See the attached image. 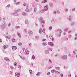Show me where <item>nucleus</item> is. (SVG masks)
Wrapping results in <instances>:
<instances>
[{
	"label": "nucleus",
	"mask_w": 77,
	"mask_h": 77,
	"mask_svg": "<svg viewBox=\"0 0 77 77\" xmlns=\"http://www.w3.org/2000/svg\"><path fill=\"white\" fill-rule=\"evenodd\" d=\"M56 32H59V34H58L57 35V36L58 37H60V36H61V33H62V31L61 30V29H58L57 30H56Z\"/></svg>",
	"instance_id": "1"
},
{
	"label": "nucleus",
	"mask_w": 77,
	"mask_h": 77,
	"mask_svg": "<svg viewBox=\"0 0 77 77\" xmlns=\"http://www.w3.org/2000/svg\"><path fill=\"white\" fill-rule=\"evenodd\" d=\"M43 19L42 17H40L39 18V20L40 21L41 23H42V24H44L45 23V20H43Z\"/></svg>",
	"instance_id": "2"
},
{
	"label": "nucleus",
	"mask_w": 77,
	"mask_h": 77,
	"mask_svg": "<svg viewBox=\"0 0 77 77\" xmlns=\"http://www.w3.org/2000/svg\"><path fill=\"white\" fill-rule=\"evenodd\" d=\"M68 20L69 21H71V20H72V17L71 15H69V17L68 18Z\"/></svg>",
	"instance_id": "3"
},
{
	"label": "nucleus",
	"mask_w": 77,
	"mask_h": 77,
	"mask_svg": "<svg viewBox=\"0 0 77 77\" xmlns=\"http://www.w3.org/2000/svg\"><path fill=\"white\" fill-rule=\"evenodd\" d=\"M44 12H45V9H43L41 11H40L39 12V13L40 14H42L43 13H44Z\"/></svg>",
	"instance_id": "4"
},
{
	"label": "nucleus",
	"mask_w": 77,
	"mask_h": 77,
	"mask_svg": "<svg viewBox=\"0 0 77 77\" xmlns=\"http://www.w3.org/2000/svg\"><path fill=\"white\" fill-rule=\"evenodd\" d=\"M62 59L64 60H66L67 59V56H64L62 57Z\"/></svg>",
	"instance_id": "5"
},
{
	"label": "nucleus",
	"mask_w": 77,
	"mask_h": 77,
	"mask_svg": "<svg viewBox=\"0 0 77 77\" xmlns=\"http://www.w3.org/2000/svg\"><path fill=\"white\" fill-rule=\"evenodd\" d=\"M1 28L2 29H4V28H5V27H6V25L5 24H3L2 25H1Z\"/></svg>",
	"instance_id": "6"
},
{
	"label": "nucleus",
	"mask_w": 77,
	"mask_h": 77,
	"mask_svg": "<svg viewBox=\"0 0 77 77\" xmlns=\"http://www.w3.org/2000/svg\"><path fill=\"white\" fill-rule=\"evenodd\" d=\"M48 45H51V46H53V45H54V44H53V43L52 42H48Z\"/></svg>",
	"instance_id": "7"
},
{
	"label": "nucleus",
	"mask_w": 77,
	"mask_h": 77,
	"mask_svg": "<svg viewBox=\"0 0 77 77\" xmlns=\"http://www.w3.org/2000/svg\"><path fill=\"white\" fill-rule=\"evenodd\" d=\"M49 6L51 8L53 7V3L52 2H50L49 3Z\"/></svg>",
	"instance_id": "8"
},
{
	"label": "nucleus",
	"mask_w": 77,
	"mask_h": 77,
	"mask_svg": "<svg viewBox=\"0 0 77 77\" xmlns=\"http://www.w3.org/2000/svg\"><path fill=\"white\" fill-rule=\"evenodd\" d=\"M28 33L29 36H32V34H33V32L32 31H29Z\"/></svg>",
	"instance_id": "9"
},
{
	"label": "nucleus",
	"mask_w": 77,
	"mask_h": 77,
	"mask_svg": "<svg viewBox=\"0 0 77 77\" xmlns=\"http://www.w3.org/2000/svg\"><path fill=\"white\" fill-rule=\"evenodd\" d=\"M55 21H56V19H53L51 20V23L52 24H54Z\"/></svg>",
	"instance_id": "10"
},
{
	"label": "nucleus",
	"mask_w": 77,
	"mask_h": 77,
	"mask_svg": "<svg viewBox=\"0 0 77 77\" xmlns=\"http://www.w3.org/2000/svg\"><path fill=\"white\" fill-rule=\"evenodd\" d=\"M8 47H9V45H5L3 46V48H4V49H6V48H7Z\"/></svg>",
	"instance_id": "11"
},
{
	"label": "nucleus",
	"mask_w": 77,
	"mask_h": 77,
	"mask_svg": "<svg viewBox=\"0 0 77 77\" xmlns=\"http://www.w3.org/2000/svg\"><path fill=\"white\" fill-rule=\"evenodd\" d=\"M75 22H73L70 24V26H74V25H75Z\"/></svg>",
	"instance_id": "12"
},
{
	"label": "nucleus",
	"mask_w": 77,
	"mask_h": 77,
	"mask_svg": "<svg viewBox=\"0 0 77 77\" xmlns=\"http://www.w3.org/2000/svg\"><path fill=\"white\" fill-rule=\"evenodd\" d=\"M12 48L14 50H17V47L15 46H13L12 47Z\"/></svg>",
	"instance_id": "13"
},
{
	"label": "nucleus",
	"mask_w": 77,
	"mask_h": 77,
	"mask_svg": "<svg viewBox=\"0 0 77 77\" xmlns=\"http://www.w3.org/2000/svg\"><path fill=\"white\" fill-rule=\"evenodd\" d=\"M13 14L15 16H19V14L17 12H14L13 13Z\"/></svg>",
	"instance_id": "14"
},
{
	"label": "nucleus",
	"mask_w": 77,
	"mask_h": 77,
	"mask_svg": "<svg viewBox=\"0 0 77 77\" xmlns=\"http://www.w3.org/2000/svg\"><path fill=\"white\" fill-rule=\"evenodd\" d=\"M49 53H50V51L48 50H47L45 51V54H48Z\"/></svg>",
	"instance_id": "15"
},
{
	"label": "nucleus",
	"mask_w": 77,
	"mask_h": 77,
	"mask_svg": "<svg viewBox=\"0 0 77 77\" xmlns=\"http://www.w3.org/2000/svg\"><path fill=\"white\" fill-rule=\"evenodd\" d=\"M44 8H45V11H47V10H48V5H47L46 6H45L44 7Z\"/></svg>",
	"instance_id": "16"
},
{
	"label": "nucleus",
	"mask_w": 77,
	"mask_h": 77,
	"mask_svg": "<svg viewBox=\"0 0 77 77\" xmlns=\"http://www.w3.org/2000/svg\"><path fill=\"white\" fill-rule=\"evenodd\" d=\"M47 2V0H44L43 1H42L41 2L42 4H43V3H46V2Z\"/></svg>",
	"instance_id": "17"
},
{
	"label": "nucleus",
	"mask_w": 77,
	"mask_h": 77,
	"mask_svg": "<svg viewBox=\"0 0 77 77\" xmlns=\"http://www.w3.org/2000/svg\"><path fill=\"white\" fill-rule=\"evenodd\" d=\"M39 33L40 34L42 33V28H40L39 30Z\"/></svg>",
	"instance_id": "18"
},
{
	"label": "nucleus",
	"mask_w": 77,
	"mask_h": 77,
	"mask_svg": "<svg viewBox=\"0 0 77 77\" xmlns=\"http://www.w3.org/2000/svg\"><path fill=\"white\" fill-rule=\"evenodd\" d=\"M47 44H48V43L47 42L43 43H42L43 45H44V46H45L46 45H47Z\"/></svg>",
	"instance_id": "19"
},
{
	"label": "nucleus",
	"mask_w": 77,
	"mask_h": 77,
	"mask_svg": "<svg viewBox=\"0 0 77 77\" xmlns=\"http://www.w3.org/2000/svg\"><path fill=\"white\" fill-rule=\"evenodd\" d=\"M22 15H23V16H26V13L25 12H23L22 13Z\"/></svg>",
	"instance_id": "20"
},
{
	"label": "nucleus",
	"mask_w": 77,
	"mask_h": 77,
	"mask_svg": "<svg viewBox=\"0 0 77 77\" xmlns=\"http://www.w3.org/2000/svg\"><path fill=\"white\" fill-rule=\"evenodd\" d=\"M65 12L66 13L67 12H68V9L67 8H65Z\"/></svg>",
	"instance_id": "21"
},
{
	"label": "nucleus",
	"mask_w": 77,
	"mask_h": 77,
	"mask_svg": "<svg viewBox=\"0 0 77 77\" xmlns=\"http://www.w3.org/2000/svg\"><path fill=\"white\" fill-rule=\"evenodd\" d=\"M17 34L19 38H21V35H20V33H19L18 32H17Z\"/></svg>",
	"instance_id": "22"
},
{
	"label": "nucleus",
	"mask_w": 77,
	"mask_h": 77,
	"mask_svg": "<svg viewBox=\"0 0 77 77\" xmlns=\"http://www.w3.org/2000/svg\"><path fill=\"white\" fill-rule=\"evenodd\" d=\"M32 59L33 60H35V56L34 55H32Z\"/></svg>",
	"instance_id": "23"
},
{
	"label": "nucleus",
	"mask_w": 77,
	"mask_h": 77,
	"mask_svg": "<svg viewBox=\"0 0 77 77\" xmlns=\"http://www.w3.org/2000/svg\"><path fill=\"white\" fill-rule=\"evenodd\" d=\"M55 71H56V70L55 69L51 70V72H52V73H54Z\"/></svg>",
	"instance_id": "24"
},
{
	"label": "nucleus",
	"mask_w": 77,
	"mask_h": 77,
	"mask_svg": "<svg viewBox=\"0 0 77 77\" xmlns=\"http://www.w3.org/2000/svg\"><path fill=\"white\" fill-rule=\"evenodd\" d=\"M75 36H76L75 38V40H77V34H75Z\"/></svg>",
	"instance_id": "25"
},
{
	"label": "nucleus",
	"mask_w": 77,
	"mask_h": 77,
	"mask_svg": "<svg viewBox=\"0 0 77 77\" xmlns=\"http://www.w3.org/2000/svg\"><path fill=\"white\" fill-rule=\"evenodd\" d=\"M37 11V8L35 7L34 8V12H36V11Z\"/></svg>",
	"instance_id": "26"
},
{
	"label": "nucleus",
	"mask_w": 77,
	"mask_h": 77,
	"mask_svg": "<svg viewBox=\"0 0 77 77\" xmlns=\"http://www.w3.org/2000/svg\"><path fill=\"white\" fill-rule=\"evenodd\" d=\"M68 29L67 28L64 29V32H67V31H68Z\"/></svg>",
	"instance_id": "27"
},
{
	"label": "nucleus",
	"mask_w": 77,
	"mask_h": 77,
	"mask_svg": "<svg viewBox=\"0 0 77 77\" xmlns=\"http://www.w3.org/2000/svg\"><path fill=\"white\" fill-rule=\"evenodd\" d=\"M28 51V49H26L25 50V53L26 54V52Z\"/></svg>",
	"instance_id": "28"
},
{
	"label": "nucleus",
	"mask_w": 77,
	"mask_h": 77,
	"mask_svg": "<svg viewBox=\"0 0 77 77\" xmlns=\"http://www.w3.org/2000/svg\"><path fill=\"white\" fill-rule=\"evenodd\" d=\"M24 31L26 33H27V29H24Z\"/></svg>",
	"instance_id": "29"
},
{
	"label": "nucleus",
	"mask_w": 77,
	"mask_h": 77,
	"mask_svg": "<svg viewBox=\"0 0 77 77\" xmlns=\"http://www.w3.org/2000/svg\"><path fill=\"white\" fill-rule=\"evenodd\" d=\"M15 29H18V28H20V26H17L15 27Z\"/></svg>",
	"instance_id": "30"
},
{
	"label": "nucleus",
	"mask_w": 77,
	"mask_h": 77,
	"mask_svg": "<svg viewBox=\"0 0 77 77\" xmlns=\"http://www.w3.org/2000/svg\"><path fill=\"white\" fill-rule=\"evenodd\" d=\"M23 5L24 6H26V8H27V7H28V6H27V5H26V3H24Z\"/></svg>",
	"instance_id": "31"
},
{
	"label": "nucleus",
	"mask_w": 77,
	"mask_h": 77,
	"mask_svg": "<svg viewBox=\"0 0 77 77\" xmlns=\"http://www.w3.org/2000/svg\"><path fill=\"white\" fill-rule=\"evenodd\" d=\"M52 29V27L50 26L49 28V30H51V29Z\"/></svg>",
	"instance_id": "32"
},
{
	"label": "nucleus",
	"mask_w": 77,
	"mask_h": 77,
	"mask_svg": "<svg viewBox=\"0 0 77 77\" xmlns=\"http://www.w3.org/2000/svg\"><path fill=\"white\" fill-rule=\"evenodd\" d=\"M35 38L36 39H37V40L38 39V38H39V37H38V36H35Z\"/></svg>",
	"instance_id": "33"
},
{
	"label": "nucleus",
	"mask_w": 77,
	"mask_h": 77,
	"mask_svg": "<svg viewBox=\"0 0 77 77\" xmlns=\"http://www.w3.org/2000/svg\"><path fill=\"white\" fill-rule=\"evenodd\" d=\"M42 32H43V33L44 34V33H45V29H43V30H42Z\"/></svg>",
	"instance_id": "34"
},
{
	"label": "nucleus",
	"mask_w": 77,
	"mask_h": 77,
	"mask_svg": "<svg viewBox=\"0 0 77 77\" xmlns=\"http://www.w3.org/2000/svg\"><path fill=\"white\" fill-rule=\"evenodd\" d=\"M26 55H28V54H29V51H27L26 52Z\"/></svg>",
	"instance_id": "35"
},
{
	"label": "nucleus",
	"mask_w": 77,
	"mask_h": 77,
	"mask_svg": "<svg viewBox=\"0 0 77 77\" xmlns=\"http://www.w3.org/2000/svg\"><path fill=\"white\" fill-rule=\"evenodd\" d=\"M18 45L20 46H21L22 45V43H19L18 44Z\"/></svg>",
	"instance_id": "36"
},
{
	"label": "nucleus",
	"mask_w": 77,
	"mask_h": 77,
	"mask_svg": "<svg viewBox=\"0 0 77 77\" xmlns=\"http://www.w3.org/2000/svg\"><path fill=\"white\" fill-rule=\"evenodd\" d=\"M57 14H60V12L58 10L57 11Z\"/></svg>",
	"instance_id": "37"
},
{
	"label": "nucleus",
	"mask_w": 77,
	"mask_h": 77,
	"mask_svg": "<svg viewBox=\"0 0 77 77\" xmlns=\"http://www.w3.org/2000/svg\"><path fill=\"white\" fill-rule=\"evenodd\" d=\"M29 72H30V74H32V70L30 69Z\"/></svg>",
	"instance_id": "38"
},
{
	"label": "nucleus",
	"mask_w": 77,
	"mask_h": 77,
	"mask_svg": "<svg viewBox=\"0 0 77 77\" xmlns=\"http://www.w3.org/2000/svg\"><path fill=\"white\" fill-rule=\"evenodd\" d=\"M41 74V72H38L37 73L36 75H39Z\"/></svg>",
	"instance_id": "39"
},
{
	"label": "nucleus",
	"mask_w": 77,
	"mask_h": 77,
	"mask_svg": "<svg viewBox=\"0 0 77 77\" xmlns=\"http://www.w3.org/2000/svg\"><path fill=\"white\" fill-rule=\"evenodd\" d=\"M25 11L26 12H29V9L28 8H26L25 10Z\"/></svg>",
	"instance_id": "40"
},
{
	"label": "nucleus",
	"mask_w": 77,
	"mask_h": 77,
	"mask_svg": "<svg viewBox=\"0 0 77 77\" xmlns=\"http://www.w3.org/2000/svg\"><path fill=\"white\" fill-rule=\"evenodd\" d=\"M56 13V11H54L53 12V14L54 15H55Z\"/></svg>",
	"instance_id": "41"
},
{
	"label": "nucleus",
	"mask_w": 77,
	"mask_h": 77,
	"mask_svg": "<svg viewBox=\"0 0 77 77\" xmlns=\"http://www.w3.org/2000/svg\"><path fill=\"white\" fill-rule=\"evenodd\" d=\"M49 61L50 63H52V61H51V60L49 59Z\"/></svg>",
	"instance_id": "42"
},
{
	"label": "nucleus",
	"mask_w": 77,
	"mask_h": 77,
	"mask_svg": "<svg viewBox=\"0 0 77 77\" xmlns=\"http://www.w3.org/2000/svg\"><path fill=\"white\" fill-rule=\"evenodd\" d=\"M12 41V42H15V40L14 38H13Z\"/></svg>",
	"instance_id": "43"
},
{
	"label": "nucleus",
	"mask_w": 77,
	"mask_h": 77,
	"mask_svg": "<svg viewBox=\"0 0 77 77\" xmlns=\"http://www.w3.org/2000/svg\"><path fill=\"white\" fill-rule=\"evenodd\" d=\"M60 76H61V77H63V75L62 74H60Z\"/></svg>",
	"instance_id": "44"
},
{
	"label": "nucleus",
	"mask_w": 77,
	"mask_h": 77,
	"mask_svg": "<svg viewBox=\"0 0 77 77\" xmlns=\"http://www.w3.org/2000/svg\"><path fill=\"white\" fill-rule=\"evenodd\" d=\"M68 40V38H66L64 40V41H67Z\"/></svg>",
	"instance_id": "45"
},
{
	"label": "nucleus",
	"mask_w": 77,
	"mask_h": 77,
	"mask_svg": "<svg viewBox=\"0 0 77 77\" xmlns=\"http://www.w3.org/2000/svg\"><path fill=\"white\" fill-rule=\"evenodd\" d=\"M75 8H73L72 10V12H74V11H75Z\"/></svg>",
	"instance_id": "46"
},
{
	"label": "nucleus",
	"mask_w": 77,
	"mask_h": 77,
	"mask_svg": "<svg viewBox=\"0 0 77 77\" xmlns=\"http://www.w3.org/2000/svg\"><path fill=\"white\" fill-rule=\"evenodd\" d=\"M18 75V73H15V77H17Z\"/></svg>",
	"instance_id": "47"
},
{
	"label": "nucleus",
	"mask_w": 77,
	"mask_h": 77,
	"mask_svg": "<svg viewBox=\"0 0 77 77\" xmlns=\"http://www.w3.org/2000/svg\"><path fill=\"white\" fill-rule=\"evenodd\" d=\"M55 74H58V71H55Z\"/></svg>",
	"instance_id": "48"
},
{
	"label": "nucleus",
	"mask_w": 77,
	"mask_h": 77,
	"mask_svg": "<svg viewBox=\"0 0 77 77\" xmlns=\"http://www.w3.org/2000/svg\"><path fill=\"white\" fill-rule=\"evenodd\" d=\"M73 53L74 54V55H75L76 54V53H75V52L74 51H73Z\"/></svg>",
	"instance_id": "49"
},
{
	"label": "nucleus",
	"mask_w": 77,
	"mask_h": 77,
	"mask_svg": "<svg viewBox=\"0 0 77 77\" xmlns=\"http://www.w3.org/2000/svg\"><path fill=\"white\" fill-rule=\"evenodd\" d=\"M38 7H39V8H40V9H41V5H38Z\"/></svg>",
	"instance_id": "50"
},
{
	"label": "nucleus",
	"mask_w": 77,
	"mask_h": 77,
	"mask_svg": "<svg viewBox=\"0 0 77 77\" xmlns=\"http://www.w3.org/2000/svg\"><path fill=\"white\" fill-rule=\"evenodd\" d=\"M56 69H60V67H56Z\"/></svg>",
	"instance_id": "51"
},
{
	"label": "nucleus",
	"mask_w": 77,
	"mask_h": 77,
	"mask_svg": "<svg viewBox=\"0 0 77 77\" xmlns=\"http://www.w3.org/2000/svg\"><path fill=\"white\" fill-rule=\"evenodd\" d=\"M19 4H20V2H19L15 3V4L16 5H19Z\"/></svg>",
	"instance_id": "52"
},
{
	"label": "nucleus",
	"mask_w": 77,
	"mask_h": 77,
	"mask_svg": "<svg viewBox=\"0 0 77 77\" xmlns=\"http://www.w3.org/2000/svg\"><path fill=\"white\" fill-rule=\"evenodd\" d=\"M49 50L50 51H52V50H53V48H50L49 49Z\"/></svg>",
	"instance_id": "53"
},
{
	"label": "nucleus",
	"mask_w": 77,
	"mask_h": 77,
	"mask_svg": "<svg viewBox=\"0 0 77 77\" xmlns=\"http://www.w3.org/2000/svg\"><path fill=\"white\" fill-rule=\"evenodd\" d=\"M29 46L30 47H31V45H32V44H31V43H29Z\"/></svg>",
	"instance_id": "54"
},
{
	"label": "nucleus",
	"mask_w": 77,
	"mask_h": 77,
	"mask_svg": "<svg viewBox=\"0 0 77 77\" xmlns=\"http://www.w3.org/2000/svg\"><path fill=\"white\" fill-rule=\"evenodd\" d=\"M68 38H71V35H69L68 36Z\"/></svg>",
	"instance_id": "55"
},
{
	"label": "nucleus",
	"mask_w": 77,
	"mask_h": 77,
	"mask_svg": "<svg viewBox=\"0 0 77 77\" xmlns=\"http://www.w3.org/2000/svg\"><path fill=\"white\" fill-rule=\"evenodd\" d=\"M10 7V5L9 4L7 6V8H9Z\"/></svg>",
	"instance_id": "56"
},
{
	"label": "nucleus",
	"mask_w": 77,
	"mask_h": 77,
	"mask_svg": "<svg viewBox=\"0 0 77 77\" xmlns=\"http://www.w3.org/2000/svg\"><path fill=\"white\" fill-rule=\"evenodd\" d=\"M70 33H71V31H70L68 32V34H69Z\"/></svg>",
	"instance_id": "57"
},
{
	"label": "nucleus",
	"mask_w": 77,
	"mask_h": 77,
	"mask_svg": "<svg viewBox=\"0 0 77 77\" xmlns=\"http://www.w3.org/2000/svg\"><path fill=\"white\" fill-rule=\"evenodd\" d=\"M27 21H28L27 20H26L25 21V24H27Z\"/></svg>",
	"instance_id": "58"
},
{
	"label": "nucleus",
	"mask_w": 77,
	"mask_h": 77,
	"mask_svg": "<svg viewBox=\"0 0 77 77\" xmlns=\"http://www.w3.org/2000/svg\"><path fill=\"white\" fill-rule=\"evenodd\" d=\"M2 40H3L2 39V38L0 39V42H2V41H3Z\"/></svg>",
	"instance_id": "59"
},
{
	"label": "nucleus",
	"mask_w": 77,
	"mask_h": 77,
	"mask_svg": "<svg viewBox=\"0 0 77 77\" xmlns=\"http://www.w3.org/2000/svg\"><path fill=\"white\" fill-rule=\"evenodd\" d=\"M17 64V63H14V66H16V64Z\"/></svg>",
	"instance_id": "60"
},
{
	"label": "nucleus",
	"mask_w": 77,
	"mask_h": 77,
	"mask_svg": "<svg viewBox=\"0 0 77 77\" xmlns=\"http://www.w3.org/2000/svg\"><path fill=\"white\" fill-rule=\"evenodd\" d=\"M18 68H21V66H18Z\"/></svg>",
	"instance_id": "61"
},
{
	"label": "nucleus",
	"mask_w": 77,
	"mask_h": 77,
	"mask_svg": "<svg viewBox=\"0 0 77 77\" xmlns=\"http://www.w3.org/2000/svg\"><path fill=\"white\" fill-rule=\"evenodd\" d=\"M10 26H11V23H9L8 24V27H9Z\"/></svg>",
	"instance_id": "62"
},
{
	"label": "nucleus",
	"mask_w": 77,
	"mask_h": 77,
	"mask_svg": "<svg viewBox=\"0 0 77 77\" xmlns=\"http://www.w3.org/2000/svg\"><path fill=\"white\" fill-rule=\"evenodd\" d=\"M10 68L12 69H14V68H13V67H12V66H11Z\"/></svg>",
	"instance_id": "63"
},
{
	"label": "nucleus",
	"mask_w": 77,
	"mask_h": 77,
	"mask_svg": "<svg viewBox=\"0 0 77 77\" xmlns=\"http://www.w3.org/2000/svg\"><path fill=\"white\" fill-rule=\"evenodd\" d=\"M74 51H76V52H77V49H75L74 50Z\"/></svg>",
	"instance_id": "64"
}]
</instances>
